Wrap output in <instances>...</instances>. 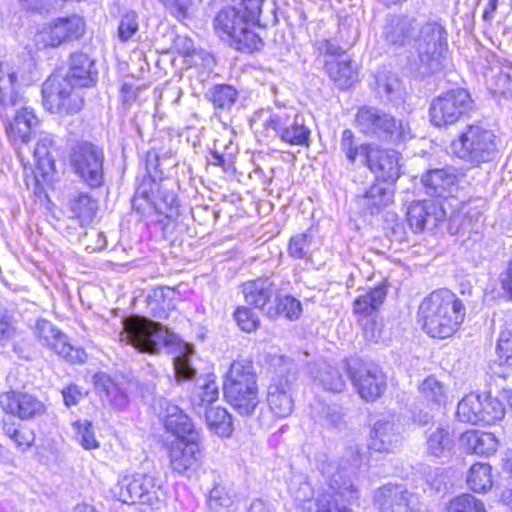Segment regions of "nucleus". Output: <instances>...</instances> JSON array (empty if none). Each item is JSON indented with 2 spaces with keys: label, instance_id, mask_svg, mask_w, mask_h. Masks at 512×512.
Instances as JSON below:
<instances>
[{
  "label": "nucleus",
  "instance_id": "obj_57",
  "mask_svg": "<svg viewBox=\"0 0 512 512\" xmlns=\"http://www.w3.org/2000/svg\"><path fill=\"white\" fill-rule=\"evenodd\" d=\"M175 45L179 53H181L185 57L192 58V63L197 65L196 60L194 59L195 56L199 55L203 60H206L207 62L212 61V57L200 50L197 51L194 47V43L190 38L187 37H178L175 41Z\"/></svg>",
  "mask_w": 512,
  "mask_h": 512
},
{
  "label": "nucleus",
  "instance_id": "obj_42",
  "mask_svg": "<svg viewBox=\"0 0 512 512\" xmlns=\"http://www.w3.org/2000/svg\"><path fill=\"white\" fill-rule=\"evenodd\" d=\"M385 297L386 289L383 286H377L357 297L353 304V310L357 314H370L380 307Z\"/></svg>",
  "mask_w": 512,
  "mask_h": 512
},
{
  "label": "nucleus",
  "instance_id": "obj_39",
  "mask_svg": "<svg viewBox=\"0 0 512 512\" xmlns=\"http://www.w3.org/2000/svg\"><path fill=\"white\" fill-rule=\"evenodd\" d=\"M205 420L209 429L221 437H229L233 431L232 417L222 407H207Z\"/></svg>",
  "mask_w": 512,
  "mask_h": 512
},
{
  "label": "nucleus",
  "instance_id": "obj_5",
  "mask_svg": "<svg viewBox=\"0 0 512 512\" xmlns=\"http://www.w3.org/2000/svg\"><path fill=\"white\" fill-rule=\"evenodd\" d=\"M256 367L250 359L234 360L224 375L226 401L241 415H251L259 405Z\"/></svg>",
  "mask_w": 512,
  "mask_h": 512
},
{
  "label": "nucleus",
  "instance_id": "obj_61",
  "mask_svg": "<svg viewBox=\"0 0 512 512\" xmlns=\"http://www.w3.org/2000/svg\"><path fill=\"white\" fill-rule=\"evenodd\" d=\"M12 440L18 449L25 451L33 445L35 441V435L33 431L29 429H20L16 436L12 438Z\"/></svg>",
  "mask_w": 512,
  "mask_h": 512
},
{
  "label": "nucleus",
  "instance_id": "obj_37",
  "mask_svg": "<svg viewBox=\"0 0 512 512\" xmlns=\"http://www.w3.org/2000/svg\"><path fill=\"white\" fill-rule=\"evenodd\" d=\"M391 183H377L371 186L363 197V205L374 214L393 201L394 190Z\"/></svg>",
  "mask_w": 512,
  "mask_h": 512
},
{
  "label": "nucleus",
  "instance_id": "obj_9",
  "mask_svg": "<svg viewBox=\"0 0 512 512\" xmlns=\"http://www.w3.org/2000/svg\"><path fill=\"white\" fill-rule=\"evenodd\" d=\"M114 493L123 503H141L153 508L160 507L164 495L161 480L150 473H135L122 477L115 486Z\"/></svg>",
  "mask_w": 512,
  "mask_h": 512
},
{
  "label": "nucleus",
  "instance_id": "obj_54",
  "mask_svg": "<svg viewBox=\"0 0 512 512\" xmlns=\"http://www.w3.org/2000/svg\"><path fill=\"white\" fill-rule=\"evenodd\" d=\"M139 30L138 15L133 12H127L122 16L118 26V38L125 43L132 39Z\"/></svg>",
  "mask_w": 512,
  "mask_h": 512
},
{
  "label": "nucleus",
  "instance_id": "obj_20",
  "mask_svg": "<svg viewBox=\"0 0 512 512\" xmlns=\"http://www.w3.org/2000/svg\"><path fill=\"white\" fill-rule=\"evenodd\" d=\"M294 380L293 372H287L284 375L280 371L268 386L267 404L273 415L278 418H285L293 411L292 382Z\"/></svg>",
  "mask_w": 512,
  "mask_h": 512
},
{
  "label": "nucleus",
  "instance_id": "obj_63",
  "mask_svg": "<svg viewBox=\"0 0 512 512\" xmlns=\"http://www.w3.org/2000/svg\"><path fill=\"white\" fill-rule=\"evenodd\" d=\"M13 326L5 312L0 311V341L6 340L13 334Z\"/></svg>",
  "mask_w": 512,
  "mask_h": 512
},
{
  "label": "nucleus",
  "instance_id": "obj_35",
  "mask_svg": "<svg viewBox=\"0 0 512 512\" xmlns=\"http://www.w3.org/2000/svg\"><path fill=\"white\" fill-rule=\"evenodd\" d=\"M460 442L468 451L479 455H489L498 447V441L494 434L477 430L464 432L460 437Z\"/></svg>",
  "mask_w": 512,
  "mask_h": 512
},
{
  "label": "nucleus",
  "instance_id": "obj_36",
  "mask_svg": "<svg viewBox=\"0 0 512 512\" xmlns=\"http://www.w3.org/2000/svg\"><path fill=\"white\" fill-rule=\"evenodd\" d=\"M427 451L438 458H448L454 446V440L447 428L437 426L430 428L427 434Z\"/></svg>",
  "mask_w": 512,
  "mask_h": 512
},
{
  "label": "nucleus",
  "instance_id": "obj_55",
  "mask_svg": "<svg viewBox=\"0 0 512 512\" xmlns=\"http://www.w3.org/2000/svg\"><path fill=\"white\" fill-rule=\"evenodd\" d=\"M73 212L78 218L91 220L97 210L96 202L87 194H79L72 204Z\"/></svg>",
  "mask_w": 512,
  "mask_h": 512
},
{
  "label": "nucleus",
  "instance_id": "obj_2",
  "mask_svg": "<svg viewBox=\"0 0 512 512\" xmlns=\"http://www.w3.org/2000/svg\"><path fill=\"white\" fill-rule=\"evenodd\" d=\"M465 315L462 301L448 289H438L424 297L417 312L422 330L438 339L449 338L458 331Z\"/></svg>",
  "mask_w": 512,
  "mask_h": 512
},
{
  "label": "nucleus",
  "instance_id": "obj_26",
  "mask_svg": "<svg viewBox=\"0 0 512 512\" xmlns=\"http://www.w3.org/2000/svg\"><path fill=\"white\" fill-rule=\"evenodd\" d=\"M443 212L433 201H415L408 206L406 219L411 229L422 232L428 225L435 226Z\"/></svg>",
  "mask_w": 512,
  "mask_h": 512
},
{
  "label": "nucleus",
  "instance_id": "obj_53",
  "mask_svg": "<svg viewBox=\"0 0 512 512\" xmlns=\"http://www.w3.org/2000/svg\"><path fill=\"white\" fill-rule=\"evenodd\" d=\"M193 348L185 346L182 355L174 358V369L178 379L189 380L192 379L196 370L190 364V355L193 354Z\"/></svg>",
  "mask_w": 512,
  "mask_h": 512
},
{
  "label": "nucleus",
  "instance_id": "obj_34",
  "mask_svg": "<svg viewBox=\"0 0 512 512\" xmlns=\"http://www.w3.org/2000/svg\"><path fill=\"white\" fill-rule=\"evenodd\" d=\"M418 391L427 406L441 408L449 401L450 391L442 381L434 376H428L419 385Z\"/></svg>",
  "mask_w": 512,
  "mask_h": 512
},
{
  "label": "nucleus",
  "instance_id": "obj_21",
  "mask_svg": "<svg viewBox=\"0 0 512 512\" xmlns=\"http://www.w3.org/2000/svg\"><path fill=\"white\" fill-rule=\"evenodd\" d=\"M374 505L380 512H414L417 497L401 485L387 484L374 492Z\"/></svg>",
  "mask_w": 512,
  "mask_h": 512
},
{
  "label": "nucleus",
  "instance_id": "obj_24",
  "mask_svg": "<svg viewBox=\"0 0 512 512\" xmlns=\"http://www.w3.org/2000/svg\"><path fill=\"white\" fill-rule=\"evenodd\" d=\"M159 416L164 422V426L174 438L186 439L191 437L192 434H199L194 429V425L190 418L183 413V411L176 405L169 401L163 400L160 402Z\"/></svg>",
  "mask_w": 512,
  "mask_h": 512
},
{
  "label": "nucleus",
  "instance_id": "obj_16",
  "mask_svg": "<svg viewBox=\"0 0 512 512\" xmlns=\"http://www.w3.org/2000/svg\"><path fill=\"white\" fill-rule=\"evenodd\" d=\"M347 369L360 397L366 401H375L386 390V376L379 367L371 364L353 365L347 363Z\"/></svg>",
  "mask_w": 512,
  "mask_h": 512
},
{
  "label": "nucleus",
  "instance_id": "obj_10",
  "mask_svg": "<svg viewBox=\"0 0 512 512\" xmlns=\"http://www.w3.org/2000/svg\"><path fill=\"white\" fill-rule=\"evenodd\" d=\"M122 325L120 340L140 352L157 353L162 345L169 342L168 330L148 318L132 316L126 318Z\"/></svg>",
  "mask_w": 512,
  "mask_h": 512
},
{
  "label": "nucleus",
  "instance_id": "obj_62",
  "mask_svg": "<svg viewBox=\"0 0 512 512\" xmlns=\"http://www.w3.org/2000/svg\"><path fill=\"white\" fill-rule=\"evenodd\" d=\"M63 400L67 407L76 405L82 397L76 385H69L67 388L62 390Z\"/></svg>",
  "mask_w": 512,
  "mask_h": 512
},
{
  "label": "nucleus",
  "instance_id": "obj_28",
  "mask_svg": "<svg viewBox=\"0 0 512 512\" xmlns=\"http://www.w3.org/2000/svg\"><path fill=\"white\" fill-rule=\"evenodd\" d=\"M53 147L54 142L49 136L41 137L35 145L33 151L34 176L38 182L50 180L55 172V161L52 155Z\"/></svg>",
  "mask_w": 512,
  "mask_h": 512
},
{
  "label": "nucleus",
  "instance_id": "obj_8",
  "mask_svg": "<svg viewBox=\"0 0 512 512\" xmlns=\"http://www.w3.org/2000/svg\"><path fill=\"white\" fill-rule=\"evenodd\" d=\"M356 124L362 133L379 140L401 143L412 138L408 122L397 120L375 107H361L356 115Z\"/></svg>",
  "mask_w": 512,
  "mask_h": 512
},
{
  "label": "nucleus",
  "instance_id": "obj_51",
  "mask_svg": "<svg viewBox=\"0 0 512 512\" xmlns=\"http://www.w3.org/2000/svg\"><path fill=\"white\" fill-rule=\"evenodd\" d=\"M378 91L384 94L390 101L399 99L402 96L403 87L396 75H386L377 80Z\"/></svg>",
  "mask_w": 512,
  "mask_h": 512
},
{
  "label": "nucleus",
  "instance_id": "obj_31",
  "mask_svg": "<svg viewBox=\"0 0 512 512\" xmlns=\"http://www.w3.org/2000/svg\"><path fill=\"white\" fill-rule=\"evenodd\" d=\"M93 62L88 55L75 53L71 56L70 68L66 76H62L80 88L94 85L96 73L92 72Z\"/></svg>",
  "mask_w": 512,
  "mask_h": 512
},
{
  "label": "nucleus",
  "instance_id": "obj_11",
  "mask_svg": "<svg viewBox=\"0 0 512 512\" xmlns=\"http://www.w3.org/2000/svg\"><path fill=\"white\" fill-rule=\"evenodd\" d=\"M42 94L48 110L61 115L78 113L84 104L82 88L60 75L50 76L44 82Z\"/></svg>",
  "mask_w": 512,
  "mask_h": 512
},
{
  "label": "nucleus",
  "instance_id": "obj_56",
  "mask_svg": "<svg viewBox=\"0 0 512 512\" xmlns=\"http://www.w3.org/2000/svg\"><path fill=\"white\" fill-rule=\"evenodd\" d=\"M76 426L77 440L84 449L90 450L99 447V442L95 438L92 425L89 421H79L76 423Z\"/></svg>",
  "mask_w": 512,
  "mask_h": 512
},
{
  "label": "nucleus",
  "instance_id": "obj_48",
  "mask_svg": "<svg viewBox=\"0 0 512 512\" xmlns=\"http://www.w3.org/2000/svg\"><path fill=\"white\" fill-rule=\"evenodd\" d=\"M237 99V91L229 85H219L213 89L212 102L217 109H230Z\"/></svg>",
  "mask_w": 512,
  "mask_h": 512
},
{
  "label": "nucleus",
  "instance_id": "obj_25",
  "mask_svg": "<svg viewBox=\"0 0 512 512\" xmlns=\"http://www.w3.org/2000/svg\"><path fill=\"white\" fill-rule=\"evenodd\" d=\"M0 403L10 414L22 420L35 418L45 412L44 403L27 393L2 396Z\"/></svg>",
  "mask_w": 512,
  "mask_h": 512
},
{
  "label": "nucleus",
  "instance_id": "obj_7",
  "mask_svg": "<svg viewBox=\"0 0 512 512\" xmlns=\"http://www.w3.org/2000/svg\"><path fill=\"white\" fill-rule=\"evenodd\" d=\"M446 35V30L438 21L419 20L415 44L422 74L435 73L441 69L448 50Z\"/></svg>",
  "mask_w": 512,
  "mask_h": 512
},
{
  "label": "nucleus",
  "instance_id": "obj_4",
  "mask_svg": "<svg viewBox=\"0 0 512 512\" xmlns=\"http://www.w3.org/2000/svg\"><path fill=\"white\" fill-rule=\"evenodd\" d=\"M347 462L349 466H343L342 470L334 472L333 464H329L324 470V473L330 477V483L328 489L320 493L314 500V512H354L345 503L352 504L359 498V491L350 479V475L361 464L358 447L350 448Z\"/></svg>",
  "mask_w": 512,
  "mask_h": 512
},
{
  "label": "nucleus",
  "instance_id": "obj_3",
  "mask_svg": "<svg viewBox=\"0 0 512 512\" xmlns=\"http://www.w3.org/2000/svg\"><path fill=\"white\" fill-rule=\"evenodd\" d=\"M23 104L16 89L15 73L8 64L0 63V114L6 117V133L14 144H27L38 123L33 110Z\"/></svg>",
  "mask_w": 512,
  "mask_h": 512
},
{
  "label": "nucleus",
  "instance_id": "obj_46",
  "mask_svg": "<svg viewBox=\"0 0 512 512\" xmlns=\"http://www.w3.org/2000/svg\"><path fill=\"white\" fill-rule=\"evenodd\" d=\"M234 319L240 329L247 333L256 331L260 325L258 314L246 306L237 307L234 312Z\"/></svg>",
  "mask_w": 512,
  "mask_h": 512
},
{
  "label": "nucleus",
  "instance_id": "obj_45",
  "mask_svg": "<svg viewBox=\"0 0 512 512\" xmlns=\"http://www.w3.org/2000/svg\"><path fill=\"white\" fill-rule=\"evenodd\" d=\"M320 382L331 392L340 393L345 389L346 383L339 371L332 366L324 365L320 371Z\"/></svg>",
  "mask_w": 512,
  "mask_h": 512
},
{
  "label": "nucleus",
  "instance_id": "obj_12",
  "mask_svg": "<svg viewBox=\"0 0 512 512\" xmlns=\"http://www.w3.org/2000/svg\"><path fill=\"white\" fill-rule=\"evenodd\" d=\"M473 106L469 92L456 88L441 93L431 101L430 121L436 127H446L458 122Z\"/></svg>",
  "mask_w": 512,
  "mask_h": 512
},
{
  "label": "nucleus",
  "instance_id": "obj_38",
  "mask_svg": "<svg viewBox=\"0 0 512 512\" xmlns=\"http://www.w3.org/2000/svg\"><path fill=\"white\" fill-rule=\"evenodd\" d=\"M219 397V387L215 381L214 375H206L203 378L197 379V386L195 387L191 402L196 407L202 408L208 406L216 401Z\"/></svg>",
  "mask_w": 512,
  "mask_h": 512
},
{
  "label": "nucleus",
  "instance_id": "obj_47",
  "mask_svg": "<svg viewBox=\"0 0 512 512\" xmlns=\"http://www.w3.org/2000/svg\"><path fill=\"white\" fill-rule=\"evenodd\" d=\"M312 235L310 233H299L290 239L288 252L291 257L303 259L310 255Z\"/></svg>",
  "mask_w": 512,
  "mask_h": 512
},
{
  "label": "nucleus",
  "instance_id": "obj_52",
  "mask_svg": "<svg viewBox=\"0 0 512 512\" xmlns=\"http://www.w3.org/2000/svg\"><path fill=\"white\" fill-rule=\"evenodd\" d=\"M503 388L496 398H487L484 400V415L489 419L487 424H491L496 420H500L504 417L506 413V409H510V405L501 399V392L504 390Z\"/></svg>",
  "mask_w": 512,
  "mask_h": 512
},
{
  "label": "nucleus",
  "instance_id": "obj_17",
  "mask_svg": "<svg viewBox=\"0 0 512 512\" xmlns=\"http://www.w3.org/2000/svg\"><path fill=\"white\" fill-rule=\"evenodd\" d=\"M84 31L85 24L82 18L78 16L60 18L52 25L38 31L34 36V43L38 50L57 47L67 40L79 38Z\"/></svg>",
  "mask_w": 512,
  "mask_h": 512
},
{
  "label": "nucleus",
  "instance_id": "obj_6",
  "mask_svg": "<svg viewBox=\"0 0 512 512\" xmlns=\"http://www.w3.org/2000/svg\"><path fill=\"white\" fill-rule=\"evenodd\" d=\"M451 150L462 161L479 167L496 157L498 153L497 137L492 130L481 125H468L451 142Z\"/></svg>",
  "mask_w": 512,
  "mask_h": 512
},
{
  "label": "nucleus",
  "instance_id": "obj_30",
  "mask_svg": "<svg viewBox=\"0 0 512 512\" xmlns=\"http://www.w3.org/2000/svg\"><path fill=\"white\" fill-rule=\"evenodd\" d=\"M324 67L340 89L350 88L357 80V67L347 56L339 60H326Z\"/></svg>",
  "mask_w": 512,
  "mask_h": 512
},
{
  "label": "nucleus",
  "instance_id": "obj_13",
  "mask_svg": "<svg viewBox=\"0 0 512 512\" xmlns=\"http://www.w3.org/2000/svg\"><path fill=\"white\" fill-rule=\"evenodd\" d=\"M70 165L91 188H98L104 182V153L96 145L88 142L76 144L70 153Z\"/></svg>",
  "mask_w": 512,
  "mask_h": 512
},
{
  "label": "nucleus",
  "instance_id": "obj_14",
  "mask_svg": "<svg viewBox=\"0 0 512 512\" xmlns=\"http://www.w3.org/2000/svg\"><path fill=\"white\" fill-rule=\"evenodd\" d=\"M266 130L274 132L282 142L292 146H308L311 131L304 117L293 111H279L270 114L265 120Z\"/></svg>",
  "mask_w": 512,
  "mask_h": 512
},
{
  "label": "nucleus",
  "instance_id": "obj_50",
  "mask_svg": "<svg viewBox=\"0 0 512 512\" xmlns=\"http://www.w3.org/2000/svg\"><path fill=\"white\" fill-rule=\"evenodd\" d=\"M369 145H354V134L350 129H345L342 132L340 147L342 152L345 154L347 160L354 164L358 156L361 157V161L363 160V150L367 149Z\"/></svg>",
  "mask_w": 512,
  "mask_h": 512
},
{
  "label": "nucleus",
  "instance_id": "obj_33",
  "mask_svg": "<svg viewBox=\"0 0 512 512\" xmlns=\"http://www.w3.org/2000/svg\"><path fill=\"white\" fill-rule=\"evenodd\" d=\"M456 416L459 421L473 425L488 423L484 415V403L480 396L474 393L466 395L457 405Z\"/></svg>",
  "mask_w": 512,
  "mask_h": 512
},
{
  "label": "nucleus",
  "instance_id": "obj_44",
  "mask_svg": "<svg viewBox=\"0 0 512 512\" xmlns=\"http://www.w3.org/2000/svg\"><path fill=\"white\" fill-rule=\"evenodd\" d=\"M499 358L508 366H512V315L507 316L497 341Z\"/></svg>",
  "mask_w": 512,
  "mask_h": 512
},
{
  "label": "nucleus",
  "instance_id": "obj_27",
  "mask_svg": "<svg viewBox=\"0 0 512 512\" xmlns=\"http://www.w3.org/2000/svg\"><path fill=\"white\" fill-rule=\"evenodd\" d=\"M277 288L270 278H257L242 286L245 301L250 306L266 312L265 306L276 297Z\"/></svg>",
  "mask_w": 512,
  "mask_h": 512
},
{
  "label": "nucleus",
  "instance_id": "obj_60",
  "mask_svg": "<svg viewBox=\"0 0 512 512\" xmlns=\"http://www.w3.org/2000/svg\"><path fill=\"white\" fill-rule=\"evenodd\" d=\"M499 282L503 297L512 301V260L508 263L507 268L500 273Z\"/></svg>",
  "mask_w": 512,
  "mask_h": 512
},
{
  "label": "nucleus",
  "instance_id": "obj_23",
  "mask_svg": "<svg viewBox=\"0 0 512 512\" xmlns=\"http://www.w3.org/2000/svg\"><path fill=\"white\" fill-rule=\"evenodd\" d=\"M419 20L409 16H394L387 20L384 27V38L387 43L401 47L416 43Z\"/></svg>",
  "mask_w": 512,
  "mask_h": 512
},
{
  "label": "nucleus",
  "instance_id": "obj_43",
  "mask_svg": "<svg viewBox=\"0 0 512 512\" xmlns=\"http://www.w3.org/2000/svg\"><path fill=\"white\" fill-rule=\"evenodd\" d=\"M446 512H487V510L482 500L472 494L464 493L447 503Z\"/></svg>",
  "mask_w": 512,
  "mask_h": 512
},
{
  "label": "nucleus",
  "instance_id": "obj_15",
  "mask_svg": "<svg viewBox=\"0 0 512 512\" xmlns=\"http://www.w3.org/2000/svg\"><path fill=\"white\" fill-rule=\"evenodd\" d=\"M171 469L185 477H191L200 465V435L192 434L186 439L174 438L166 442Z\"/></svg>",
  "mask_w": 512,
  "mask_h": 512
},
{
  "label": "nucleus",
  "instance_id": "obj_1",
  "mask_svg": "<svg viewBox=\"0 0 512 512\" xmlns=\"http://www.w3.org/2000/svg\"><path fill=\"white\" fill-rule=\"evenodd\" d=\"M263 3L264 0H241L238 7L222 8L213 21L216 34L239 51L260 50L263 43L254 28L260 24Z\"/></svg>",
  "mask_w": 512,
  "mask_h": 512
},
{
  "label": "nucleus",
  "instance_id": "obj_32",
  "mask_svg": "<svg viewBox=\"0 0 512 512\" xmlns=\"http://www.w3.org/2000/svg\"><path fill=\"white\" fill-rule=\"evenodd\" d=\"M239 495L230 481H220L211 489L208 504L215 512H230L237 503Z\"/></svg>",
  "mask_w": 512,
  "mask_h": 512
},
{
  "label": "nucleus",
  "instance_id": "obj_41",
  "mask_svg": "<svg viewBox=\"0 0 512 512\" xmlns=\"http://www.w3.org/2000/svg\"><path fill=\"white\" fill-rule=\"evenodd\" d=\"M302 313V305L300 301L290 295L283 297L276 296V306L266 309V316L270 319H276L283 316L289 320H296Z\"/></svg>",
  "mask_w": 512,
  "mask_h": 512
},
{
  "label": "nucleus",
  "instance_id": "obj_64",
  "mask_svg": "<svg viewBox=\"0 0 512 512\" xmlns=\"http://www.w3.org/2000/svg\"><path fill=\"white\" fill-rule=\"evenodd\" d=\"M232 162V155L219 152L216 148L211 152V163L216 166L225 167Z\"/></svg>",
  "mask_w": 512,
  "mask_h": 512
},
{
  "label": "nucleus",
  "instance_id": "obj_58",
  "mask_svg": "<svg viewBox=\"0 0 512 512\" xmlns=\"http://www.w3.org/2000/svg\"><path fill=\"white\" fill-rule=\"evenodd\" d=\"M316 48L320 55L330 57V60H339L344 57V51L337 41L332 39H323L316 42Z\"/></svg>",
  "mask_w": 512,
  "mask_h": 512
},
{
  "label": "nucleus",
  "instance_id": "obj_49",
  "mask_svg": "<svg viewBox=\"0 0 512 512\" xmlns=\"http://www.w3.org/2000/svg\"><path fill=\"white\" fill-rule=\"evenodd\" d=\"M155 207L167 218L176 217L178 215V201L175 193L162 187L159 190V199L155 203Z\"/></svg>",
  "mask_w": 512,
  "mask_h": 512
},
{
  "label": "nucleus",
  "instance_id": "obj_22",
  "mask_svg": "<svg viewBox=\"0 0 512 512\" xmlns=\"http://www.w3.org/2000/svg\"><path fill=\"white\" fill-rule=\"evenodd\" d=\"M402 426L391 420H378L371 432L369 448L376 452H393L402 441Z\"/></svg>",
  "mask_w": 512,
  "mask_h": 512
},
{
  "label": "nucleus",
  "instance_id": "obj_18",
  "mask_svg": "<svg viewBox=\"0 0 512 512\" xmlns=\"http://www.w3.org/2000/svg\"><path fill=\"white\" fill-rule=\"evenodd\" d=\"M362 163L384 183L394 184L400 176L399 154L394 150L370 145L363 150Z\"/></svg>",
  "mask_w": 512,
  "mask_h": 512
},
{
  "label": "nucleus",
  "instance_id": "obj_19",
  "mask_svg": "<svg viewBox=\"0 0 512 512\" xmlns=\"http://www.w3.org/2000/svg\"><path fill=\"white\" fill-rule=\"evenodd\" d=\"M34 334L40 343L54 350L58 355L70 362L86 361L87 355L81 349H75L67 336L58 330L50 321L41 319L36 322Z\"/></svg>",
  "mask_w": 512,
  "mask_h": 512
},
{
  "label": "nucleus",
  "instance_id": "obj_40",
  "mask_svg": "<svg viewBox=\"0 0 512 512\" xmlns=\"http://www.w3.org/2000/svg\"><path fill=\"white\" fill-rule=\"evenodd\" d=\"M467 485L476 493L488 491L492 485V468L486 463L473 464L466 478Z\"/></svg>",
  "mask_w": 512,
  "mask_h": 512
},
{
  "label": "nucleus",
  "instance_id": "obj_59",
  "mask_svg": "<svg viewBox=\"0 0 512 512\" xmlns=\"http://www.w3.org/2000/svg\"><path fill=\"white\" fill-rule=\"evenodd\" d=\"M172 15L185 17L192 0H158Z\"/></svg>",
  "mask_w": 512,
  "mask_h": 512
},
{
  "label": "nucleus",
  "instance_id": "obj_29",
  "mask_svg": "<svg viewBox=\"0 0 512 512\" xmlns=\"http://www.w3.org/2000/svg\"><path fill=\"white\" fill-rule=\"evenodd\" d=\"M458 173L454 167L429 170L423 177V185L430 193L442 197L457 183Z\"/></svg>",
  "mask_w": 512,
  "mask_h": 512
}]
</instances>
